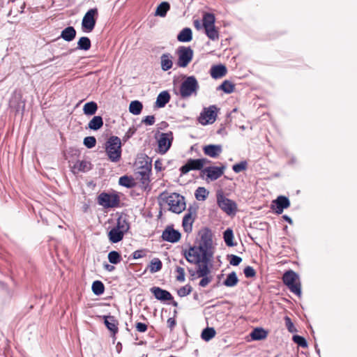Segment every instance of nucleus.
I'll return each instance as SVG.
<instances>
[{"instance_id": "obj_1", "label": "nucleus", "mask_w": 357, "mask_h": 357, "mask_svg": "<svg viewBox=\"0 0 357 357\" xmlns=\"http://www.w3.org/2000/svg\"><path fill=\"white\" fill-rule=\"evenodd\" d=\"M105 151L110 161L117 162L121 157V142L116 136L110 137L105 143Z\"/></svg>"}, {"instance_id": "obj_2", "label": "nucleus", "mask_w": 357, "mask_h": 357, "mask_svg": "<svg viewBox=\"0 0 357 357\" xmlns=\"http://www.w3.org/2000/svg\"><path fill=\"white\" fill-rule=\"evenodd\" d=\"M199 89L197 79L193 75L185 77L179 88L181 98L186 99L192 96H197Z\"/></svg>"}, {"instance_id": "obj_3", "label": "nucleus", "mask_w": 357, "mask_h": 357, "mask_svg": "<svg viewBox=\"0 0 357 357\" xmlns=\"http://www.w3.org/2000/svg\"><path fill=\"white\" fill-rule=\"evenodd\" d=\"M283 283L288 287L291 292L301 296V284L298 275L292 270L286 271L282 276Z\"/></svg>"}, {"instance_id": "obj_4", "label": "nucleus", "mask_w": 357, "mask_h": 357, "mask_svg": "<svg viewBox=\"0 0 357 357\" xmlns=\"http://www.w3.org/2000/svg\"><path fill=\"white\" fill-rule=\"evenodd\" d=\"M167 203L173 213L179 214L185 209V197L178 193L174 192L169 195Z\"/></svg>"}, {"instance_id": "obj_5", "label": "nucleus", "mask_w": 357, "mask_h": 357, "mask_svg": "<svg viewBox=\"0 0 357 357\" xmlns=\"http://www.w3.org/2000/svg\"><path fill=\"white\" fill-rule=\"evenodd\" d=\"M151 158L146 155L142 158V160H139V163L141 165L138 167V174L140 177L141 183L143 185H148L150 182V174L151 172Z\"/></svg>"}, {"instance_id": "obj_6", "label": "nucleus", "mask_w": 357, "mask_h": 357, "mask_svg": "<svg viewBox=\"0 0 357 357\" xmlns=\"http://www.w3.org/2000/svg\"><path fill=\"white\" fill-rule=\"evenodd\" d=\"M217 204L225 213L229 215H235L237 211L236 203L226 197L222 192L217 194Z\"/></svg>"}, {"instance_id": "obj_7", "label": "nucleus", "mask_w": 357, "mask_h": 357, "mask_svg": "<svg viewBox=\"0 0 357 357\" xmlns=\"http://www.w3.org/2000/svg\"><path fill=\"white\" fill-rule=\"evenodd\" d=\"M178 55L177 66L180 68H185L193 58V50L190 47L180 46L176 50Z\"/></svg>"}, {"instance_id": "obj_8", "label": "nucleus", "mask_w": 357, "mask_h": 357, "mask_svg": "<svg viewBox=\"0 0 357 357\" xmlns=\"http://www.w3.org/2000/svg\"><path fill=\"white\" fill-rule=\"evenodd\" d=\"M120 198L116 194L101 192L98 196V204L104 208H115L119 206Z\"/></svg>"}, {"instance_id": "obj_9", "label": "nucleus", "mask_w": 357, "mask_h": 357, "mask_svg": "<svg viewBox=\"0 0 357 357\" xmlns=\"http://www.w3.org/2000/svg\"><path fill=\"white\" fill-rule=\"evenodd\" d=\"M97 15V8H91L85 13L82 21V29L84 32L90 33L93 30L96 23V16Z\"/></svg>"}, {"instance_id": "obj_10", "label": "nucleus", "mask_w": 357, "mask_h": 357, "mask_svg": "<svg viewBox=\"0 0 357 357\" xmlns=\"http://www.w3.org/2000/svg\"><path fill=\"white\" fill-rule=\"evenodd\" d=\"M225 166L222 165L221 167L217 166H209L205 167L200 172V177L204 178L206 176L205 180L206 181H213L218 179L222 175H223Z\"/></svg>"}, {"instance_id": "obj_11", "label": "nucleus", "mask_w": 357, "mask_h": 357, "mask_svg": "<svg viewBox=\"0 0 357 357\" xmlns=\"http://www.w3.org/2000/svg\"><path fill=\"white\" fill-rule=\"evenodd\" d=\"M173 140L174 136L172 131L160 133L158 139V153L160 154L166 153L170 149Z\"/></svg>"}, {"instance_id": "obj_12", "label": "nucleus", "mask_w": 357, "mask_h": 357, "mask_svg": "<svg viewBox=\"0 0 357 357\" xmlns=\"http://www.w3.org/2000/svg\"><path fill=\"white\" fill-rule=\"evenodd\" d=\"M216 117L217 107L215 105H211L204 109L199 116L198 121L202 125L206 126L214 123L216 120Z\"/></svg>"}, {"instance_id": "obj_13", "label": "nucleus", "mask_w": 357, "mask_h": 357, "mask_svg": "<svg viewBox=\"0 0 357 357\" xmlns=\"http://www.w3.org/2000/svg\"><path fill=\"white\" fill-rule=\"evenodd\" d=\"M202 249L203 248L200 245L190 247L188 250L184 251V257L190 264L202 263Z\"/></svg>"}, {"instance_id": "obj_14", "label": "nucleus", "mask_w": 357, "mask_h": 357, "mask_svg": "<svg viewBox=\"0 0 357 357\" xmlns=\"http://www.w3.org/2000/svg\"><path fill=\"white\" fill-rule=\"evenodd\" d=\"M181 237V233L178 230L174 229L173 225H168L162 231L161 236L163 241L172 243L179 241Z\"/></svg>"}, {"instance_id": "obj_15", "label": "nucleus", "mask_w": 357, "mask_h": 357, "mask_svg": "<svg viewBox=\"0 0 357 357\" xmlns=\"http://www.w3.org/2000/svg\"><path fill=\"white\" fill-rule=\"evenodd\" d=\"M290 206V201L288 197L280 195L273 202L271 209L277 214H282L284 209L287 208Z\"/></svg>"}, {"instance_id": "obj_16", "label": "nucleus", "mask_w": 357, "mask_h": 357, "mask_svg": "<svg viewBox=\"0 0 357 357\" xmlns=\"http://www.w3.org/2000/svg\"><path fill=\"white\" fill-rule=\"evenodd\" d=\"M202 164V160L199 159H188L186 163L181 166L179 169L181 172V175L182 176L186 174L187 173L192 170H200L202 172V170L203 169Z\"/></svg>"}, {"instance_id": "obj_17", "label": "nucleus", "mask_w": 357, "mask_h": 357, "mask_svg": "<svg viewBox=\"0 0 357 357\" xmlns=\"http://www.w3.org/2000/svg\"><path fill=\"white\" fill-rule=\"evenodd\" d=\"M150 291L153 294L154 297L162 302L173 300L174 297L169 291L163 289L159 287H153L150 289Z\"/></svg>"}, {"instance_id": "obj_18", "label": "nucleus", "mask_w": 357, "mask_h": 357, "mask_svg": "<svg viewBox=\"0 0 357 357\" xmlns=\"http://www.w3.org/2000/svg\"><path fill=\"white\" fill-rule=\"evenodd\" d=\"M200 236V244L199 245L204 247H212V232L211 230L208 227H204L201 229L199 232Z\"/></svg>"}, {"instance_id": "obj_19", "label": "nucleus", "mask_w": 357, "mask_h": 357, "mask_svg": "<svg viewBox=\"0 0 357 357\" xmlns=\"http://www.w3.org/2000/svg\"><path fill=\"white\" fill-rule=\"evenodd\" d=\"M204 153L212 158H217L222 152L221 144H208L203 147Z\"/></svg>"}, {"instance_id": "obj_20", "label": "nucleus", "mask_w": 357, "mask_h": 357, "mask_svg": "<svg viewBox=\"0 0 357 357\" xmlns=\"http://www.w3.org/2000/svg\"><path fill=\"white\" fill-rule=\"evenodd\" d=\"M104 319V323L107 328L115 335L118 333V321L114 316L112 315H103L101 317Z\"/></svg>"}, {"instance_id": "obj_21", "label": "nucleus", "mask_w": 357, "mask_h": 357, "mask_svg": "<svg viewBox=\"0 0 357 357\" xmlns=\"http://www.w3.org/2000/svg\"><path fill=\"white\" fill-rule=\"evenodd\" d=\"M171 98L170 94L168 91H162L160 92L155 102V107L162 108L169 102Z\"/></svg>"}, {"instance_id": "obj_22", "label": "nucleus", "mask_w": 357, "mask_h": 357, "mask_svg": "<svg viewBox=\"0 0 357 357\" xmlns=\"http://www.w3.org/2000/svg\"><path fill=\"white\" fill-rule=\"evenodd\" d=\"M160 66L163 71H167L172 68L173 56L170 53H164L160 56Z\"/></svg>"}, {"instance_id": "obj_23", "label": "nucleus", "mask_w": 357, "mask_h": 357, "mask_svg": "<svg viewBox=\"0 0 357 357\" xmlns=\"http://www.w3.org/2000/svg\"><path fill=\"white\" fill-rule=\"evenodd\" d=\"M226 73L227 68L222 64L213 66L211 68V75L214 79L222 77Z\"/></svg>"}, {"instance_id": "obj_24", "label": "nucleus", "mask_w": 357, "mask_h": 357, "mask_svg": "<svg viewBox=\"0 0 357 357\" xmlns=\"http://www.w3.org/2000/svg\"><path fill=\"white\" fill-rule=\"evenodd\" d=\"M76 36V30L73 26H69L62 30L60 37L67 42L73 41Z\"/></svg>"}, {"instance_id": "obj_25", "label": "nucleus", "mask_w": 357, "mask_h": 357, "mask_svg": "<svg viewBox=\"0 0 357 357\" xmlns=\"http://www.w3.org/2000/svg\"><path fill=\"white\" fill-rule=\"evenodd\" d=\"M126 233L123 232L122 231H120L117 229L112 228L109 232H108V238L111 243H116L121 241L124 236V234Z\"/></svg>"}, {"instance_id": "obj_26", "label": "nucleus", "mask_w": 357, "mask_h": 357, "mask_svg": "<svg viewBox=\"0 0 357 357\" xmlns=\"http://www.w3.org/2000/svg\"><path fill=\"white\" fill-rule=\"evenodd\" d=\"M177 40L181 43H188L192 40V31L190 28L183 29L177 36Z\"/></svg>"}, {"instance_id": "obj_27", "label": "nucleus", "mask_w": 357, "mask_h": 357, "mask_svg": "<svg viewBox=\"0 0 357 357\" xmlns=\"http://www.w3.org/2000/svg\"><path fill=\"white\" fill-rule=\"evenodd\" d=\"M238 278L236 273L232 271L227 275L226 279L223 281L222 284L227 287H234L237 285Z\"/></svg>"}, {"instance_id": "obj_28", "label": "nucleus", "mask_w": 357, "mask_h": 357, "mask_svg": "<svg viewBox=\"0 0 357 357\" xmlns=\"http://www.w3.org/2000/svg\"><path fill=\"white\" fill-rule=\"evenodd\" d=\"M103 126V120L100 116H94L88 123V128L93 130H98Z\"/></svg>"}, {"instance_id": "obj_29", "label": "nucleus", "mask_w": 357, "mask_h": 357, "mask_svg": "<svg viewBox=\"0 0 357 357\" xmlns=\"http://www.w3.org/2000/svg\"><path fill=\"white\" fill-rule=\"evenodd\" d=\"M169 9L170 4L167 1H163L157 6L155 15L164 17L166 16L167 13Z\"/></svg>"}, {"instance_id": "obj_30", "label": "nucleus", "mask_w": 357, "mask_h": 357, "mask_svg": "<svg viewBox=\"0 0 357 357\" xmlns=\"http://www.w3.org/2000/svg\"><path fill=\"white\" fill-rule=\"evenodd\" d=\"M114 228L117 229L120 231H122L124 233H127L130 229V224L128 221L123 218L122 216H120L116 220V225L114 227Z\"/></svg>"}, {"instance_id": "obj_31", "label": "nucleus", "mask_w": 357, "mask_h": 357, "mask_svg": "<svg viewBox=\"0 0 357 357\" xmlns=\"http://www.w3.org/2000/svg\"><path fill=\"white\" fill-rule=\"evenodd\" d=\"M215 18L213 13H206L203 15L202 24L204 29L215 26Z\"/></svg>"}, {"instance_id": "obj_32", "label": "nucleus", "mask_w": 357, "mask_h": 357, "mask_svg": "<svg viewBox=\"0 0 357 357\" xmlns=\"http://www.w3.org/2000/svg\"><path fill=\"white\" fill-rule=\"evenodd\" d=\"M91 42L89 38L86 36H82L77 41V47L75 50L87 51L91 48Z\"/></svg>"}, {"instance_id": "obj_33", "label": "nucleus", "mask_w": 357, "mask_h": 357, "mask_svg": "<svg viewBox=\"0 0 357 357\" xmlns=\"http://www.w3.org/2000/svg\"><path fill=\"white\" fill-rule=\"evenodd\" d=\"M267 331L262 328H255L250 333V336L253 340H261L266 337Z\"/></svg>"}, {"instance_id": "obj_34", "label": "nucleus", "mask_w": 357, "mask_h": 357, "mask_svg": "<svg viewBox=\"0 0 357 357\" xmlns=\"http://www.w3.org/2000/svg\"><path fill=\"white\" fill-rule=\"evenodd\" d=\"M98 109V105L94 101L86 102L83 107L84 114L88 116H91L96 114Z\"/></svg>"}, {"instance_id": "obj_35", "label": "nucleus", "mask_w": 357, "mask_h": 357, "mask_svg": "<svg viewBox=\"0 0 357 357\" xmlns=\"http://www.w3.org/2000/svg\"><path fill=\"white\" fill-rule=\"evenodd\" d=\"M143 108L142 103L139 100L131 101L129 105V112L134 115L141 114Z\"/></svg>"}, {"instance_id": "obj_36", "label": "nucleus", "mask_w": 357, "mask_h": 357, "mask_svg": "<svg viewBox=\"0 0 357 357\" xmlns=\"http://www.w3.org/2000/svg\"><path fill=\"white\" fill-rule=\"evenodd\" d=\"M223 238L226 245L229 247H234L236 243H234L233 230L227 228L223 233Z\"/></svg>"}, {"instance_id": "obj_37", "label": "nucleus", "mask_w": 357, "mask_h": 357, "mask_svg": "<svg viewBox=\"0 0 357 357\" xmlns=\"http://www.w3.org/2000/svg\"><path fill=\"white\" fill-rule=\"evenodd\" d=\"M208 263L203 264L200 263L197 265V277L199 278L201 276H208V275L211 273L210 268L208 267Z\"/></svg>"}, {"instance_id": "obj_38", "label": "nucleus", "mask_w": 357, "mask_h": 357, "mask_svg": "<svg viewBox=\"0 0 357 357\" xmlns=\"http://www.w3.org/2000/svg\"><path fill=\"white\" fill-rule=\"evenodd\" d=\"M235 85L229 80H225L218 87V90H222L225 93H231L234 91Z\"/></svg>"}, {"instance_id": "obj_39", "label": "nucleus", "mask_w": 357, "mask_h": 357, "mask_svg": "<svg viewBox=\"0 0 357 357\" xmlns=\"http://www.w3.org/2000/svg\"><path fill=\"white\" fill-rule=\"evenodd\" d=\"M212 247H204L202 249V263L210 264L213 256V252L211 251Z\"/></svg>"}, {"instance_id": "obj_40", "label": "nucleus", "mask_w": 357, "mask_h": 357, "mask_svg": "<svg viewBox=\"0 0 357 357\" xmlns=\"http://www.w3.org/2000/svg\"><path fill=\"white\" fill-rule=\"evenodd\" d=\"M92 291L96 296L102 295L105 291L104 284L100 280H96L92 284Z\"/></svg>"}, {"instance_id": "obj_41", "label": "nucleus", "mask_w": 357, "mask_h": 357, "mask_svg": "<svg viewBox=\"0 0 357 357\" xmlns=\"http://www.w3.org/2000/svg\"><path fill=\"white\" fill-rule=\"evenodd\" d=\"M119 183L120 185L131 188L135 186L134 179L131 176H128L127 175L121 176L119 178Z\"/></svg>"}, {"instance_id": "obj_42", "label": "nucleus", "mask_w": 357, "mask_h": 357, "mask_svg": "<svg viewBox=\"0 0 357 357\" xmlns=\"http://www.w3.org/2000/svg\"><path fill=\"white\" fill-rule=\"evenodd\" d=\"M215 334L216 333L213 328L206 327L202 331L201 337L202 340L208 342L214 337Z\"/></svg>"}, {"instance_id": "obj_43", "label": "nucleus", "mask_w": 357, "mask_h": 357, "mask_svg": "<svg viewBox=\"0 0 357 357\" xmlns=\"http://www.w3.org/2000/svg\"><path fill=\"white\" fill-rule=\"evenodd\" d=\"M205 33L211 40H218L219 39V33L215 26L204 29Z\"/></svg>"}, {"instance_id": "obj_44", "label": "nucleus", "mask_w": 357, "mask_h": 357, "mask_svg": "<svg viewBox=\"0 0 357 357\" xmlns=\"http://www.w3.org/2000/svg\"><path fill=\"white\" fill-rule=\"evenodd\" d=\"M208 194L209 192L204 187H199L195 192V196L198 201H204Z\"/></svg>"}, {"instance_id": "obj_45", "label": "nucleus", "mask_w": 357, "mask_h": 357, "mask_svg": "<svg viewBox=\"0 0 357 357\" xmlns=\"http://www.w3.org/2000/svg\"><path fill=\"white\" fill-rule=\"evenodd\" d=\"M162 267V261L158 258H154L151 261L149 271L151 273H156L161 270Z\"/></svg>"}, {"instance_id": "obj_46", "label": "nucleus", "mask_w": 357, "mask_h": 357, "mask_svg": "<svg viewBox=\"0 0 357 357\" xmlns=\"http://www.w3.org/2000/svg\"><path fill=\"white\" fill-rule=\"evenodd\" d=\"M109 261L112 264H117L121 261V255L117 251L112 250L109 252L107 256Z\"/></svg>"}, {"instance_id": "obj_47", "label": "nucleus", "mask_w": 357, "mask_h": 357, "mask_svg": "<svg viewBox=\"0 0 357 357\" xmlns=\"http://www.w3.org/2000/svg\"><path fill=\"white\" fill-rule=\"evenodd\" d=\"M91 163L86 160L77 161L75 165V167L80 172H86L90 169Z\"/></svg>"}, {"instance_id": "obj_48", "label": "nucleus", "mask_w": 357, "mask_h": 357, "mask_svg": "<svg viewBox=\"0 0 357 357\" xmlns=\"http://www.w3.org/2000/svg\"><path fill=\"white\" fill-rule=\"evenodd\" d=\"M248 167V162L246 160H243L239 163L234 164L232 166V169L235 173H240L245 170Z\"/></svg>"}, {"instance_id": "obj_49", "label": "nucleus", "mask_w": 357, "mask_h": 357, "mask_svg": "<svg viewBox=\"0 0 357 357\" xmlns=\"http://www.w3.org/2000/svg\"><path fill=\"white\" fill-rule=\"evenodd\" d=\"M192 291V288L190 284L181 287L177 290V294L180 297H184L189 295Z\"/></svg>"}, {"instance_id": "obj_50", "label": "nucleus", "mask_w": 357, "mask_h": 357, "mask_svg": "<svg viewBox=\"0 0 357 357\" xmlns=\"http://www.w3.org/2000/svg\"><path fill=\"white\" fill-rule=\"evenodd\" d=\"M83 144L88 149H92L96 144V139L95 137L93 136L86 137L84 139Z\"/></svg>"}, {"instance_id": "obj_51", "label": "nucleus", "mask_w": 357, "mask_h": 357, "mask_svg": "<svg viewBox=\"0 0 357 357\" xmlns=\"http://www.w3.org/2000/svg\"><path fill=\"white\" fill-rule=\"evenodd\" d=\"M293 341L297 344L298 346L305 348L307 347V342L306 340L301 335H295L293 336Z\"/></svg>"}, {"instance_id": "obj_52", "label": "nucleus", "mask_w": 357, "mask_h": 357, "mask_svg": "<svg viewBox=\"0 0 357 357\" xmlns=\"http://www.w3.org/2000/svg\"><path fill=\"white\" fill-rule=\"evenodd\" d=\"M193 215H196V208L190 207L188 209V213L185 214V215L183 218V220L190 221V222H191V221H192V222H193L195 220V217L194 218L192 217Z\"/></svg>"}, {"instance_id": "obj_53", "label": "nucleus", "mask_w": 357, "mask_h": 357, "mask_svg": "<svg viewBox=\"0 0 357 357\" xmlns=\"http://www.w3.org/2000/svg\"><path fill=\"white\" fill-rule=\"evenodd\" d=\"M227 259L229 260L230 264L234 266H238L242 261V258L235 255H228Z\"/></svg>"}, {"instance_id": "obj_54", "label": "nucleus", "mask_w": 357, "mask_h": 357, "mask_svg": "<svg viewBox=\"0 0 357 357\" xmlns=\"http://www.w3.org/2000/svg\"><path fill=\"white\" fill-rule=\"evenodd\" d=\"M243 273L247 278H252L256 275L255 270L250 266H248L244 268Z\"/></svg>"}, {"instance_id": "obj_55", "label": "nucleus", "mask_w": 357, "mask_h": 357, "mask_svg": "<svg viewBox=\"0 0 357 357\" xmlns=\"http://www.w3.org/2000/svg\"><path fill=\"white\" fill-rule=\"evenodd\" d=\"M175 271L177 273L176 280L179 282H183L185 280V271L184 268L181 266H177Z\"/></svg>"}, {"instance_id": "obj_56", "label": "nucleus", "mask_w": 357, "mask_h": 357, "mask_svg": "<svg viewBox=\"0 0 357 357\" xmlns=\"http://www.w3.org/2000/svg\"><path fill=\"white\" fill-rule=\"evenodd\" d=\"M284 321H285V326L290 333H294V332L296 331V329L294 327V325L293 322L291 321V319L289 317L286 316L284 317Z\"/></svg>"}, {"instance_id": "obj_57", "label": "nucleus", "mask_w": 357, "mask_h": 357, "mask_svg": "<svg viewBox=\"0 0 357 357\" xmlns=\"http://www.w3.org/2000/svg\"><path fill=\"white\" fill-rule=\"evenodd\" d=\"M155 116L153 115H149L145 116L142 120V123L147 126H152L155 123Z\"/></svg>"}, {"instance_id": "obj_58", "label": "nucleus", "mask_w": 357, "mask_h": 357, "mask_svg": "<svg viewBox=\"0 0 357 357\" xmlns=\"http://www.w3.org/2000/svg\"><path fill=\"white\" fill-rule=\"evenodd\" d=\"M202 280L199 281V285L202 287H206L212 280L211 276H201Z\"/></svg>"}, {"instance_id": "obj_59", "label": "nucleus", "mask_w": 357, "mask_h": 357, "mask_svg": "<svg viewBox=\"0 0 357 357\" xmlns=\"http://www.w3.org/2000/svg\"><path fill=\"white\" fill-rule=\"evenodd\" d=\"M135 132H136V128H135L134 127L130 128L128 129V130L126 132L124 136L123 137V141L126 142L127 140H128L130 137H132L135 135Z\"/></svg>"}, {"instance_id": "obj_60", "label": "nucleus", "mask_w": 357, "mask_h": 357, "mask_svg": "<svg viewBox=\"0 0 357 357\" xmlns=\"http://www.w3.org/2000/svg\"><path fill=\"white\" fill-rule=\"evenodd\" d=\"M192 221L191 222L190 221H182V226L183 228V230L187 232L190 233L192 231Z\"/></svg>"}, {"instance_id": "obj_61", "label": "nucleus", "mask_w": 357, "mask_h": 357, "mask_svg": "<svg viewBox=\"0 0 357 357\" xmlns=\"http://www.w3.org/2000/svg\"><path fill=\"white\" fill-rule=\"evenodd\" d=\"M136 329L138 332L144 333L147 331L148 326L146 324L142 322L136 323Z\"/></svg>"}, {"instance_id": "obj_62", "label": "nucleus", "mask_w": 357, "mask_h": 357, "mask_svg": "<svg viewBox=\"0 0 357 357\" xmlns=\"http://www.w3.org/2000/svg\"><path fill=\"white\" fill-rule=\"evenodd\" d=\"M167 324L170 330H172L176 326V323L174 318L170 317L167 319Z\"/></svg>"}, {"instance_id": "obj_63", "label": "nucleus", "mask_w": 357, "mask_h": 357, "mask_svg": "<svg viewBox=\"0 0 357 357\" xmlns=\"http://www.w3.org/2000/svg\"><path fill=\"white\" fill-rule=\"evenodd\" d=\"M143 251L142 250H135L132 253V257L135 259L142 258L143 257Z\"/></svg>"}, {"instance_id": "obj_64", "label": "nucleus", "mask_w": 357, "mask_h": 357, "mask_svg": "<svg viewBox=\"0 0 357 357\" xmlns=\"http://www.w3.org/2000/svg\"><path fill=\"white\" fill-rule=\"evenodd\" d=\"M154 166L155 170L158 172L161 171L162 169V164L161 161H160L159 160H155Z\"/></svg>"}]
</instances>
